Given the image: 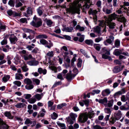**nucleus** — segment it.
Wrapping results in <instances>:
<instances>
[{
    "mask_svg": "<svg viewBox=\"0 0 129 129\" xmlns=\"http://www.w3.org/2000/svg\"><path fill=\"white\" fill-rule=\"evenodd\" d=\"M10 78V77L9 75H7L3 78L2 79L3 81L4 82H6Z\"/></svg>",
    "mask_w": 129,
    "mask_h": 129,
    "instance_id": "obj_40",
    "label": "nucleus"
},
{
    "mask_svg": "<svg viewBox=\"0 0 129 129\" xmlns=\"http://www.w3.org/2000/svg\"><path fill=\"white\" fill-rule=\"evenodd\" d=\"M24 83L27 84L28 85L31 84L32 83V81L31 80L28 78L25 79L24 80Z\"/></svg>",
    "mask_w": 129,
    "mask_h": 129,
    "instance_id": "obj_33",
    "label": "nucleus"
},
{
    "mask_svg": "<svg viewBox=\"0 0 129 129\" xmlns=\"http://www.w3.org/2000/svg\"><path fill=\"white\" fill-rule=\"evenodd\" d=\"M121 110H129V105L127 104H124L119 107Z\"/></svg>",
    "mask_w": 129,
    "mask_h": 129,
    "instance_id": "obj_20",
    "label": "nucleus"
},
{
    "mask_svg": "<svg viewBox=\"0 0 129 129\" xmlns=\"http://www.w3.org/2000/svg\"><path fill=\"white\" fill-rule=\"evenodd\" d=\"M125 10L127 11H129L128 8H127L125 7H122L120 8L119 10H117L116 12L118 14H121L122 13L121 10Z\"/></svg>",
    "mask_w": 129,
    "mask_h": 129,
    "instance_id": "obj_23",
    "label": "nucleus"
},
{
    "mask_svg": "<svg viewBox=\"0 0 129 129\" xmlns=\"http://www.w3.org/2000/svg\"><path fill=\"white\" fill-rule=\"evenodd\" d=\"M57 78L61 80H63L64 79L61 73H59L58 74Z\"/></svg>",
    "mask_w": 129,
    "mask_h": 129,
    "instance_id": "obj_53",
    "label": "nucleus"
},
{
    "mask_svg": "<svg viewBox=\"0 0 129 129\" xmlns=\"http://www.w3.org/2000/svg\"><path fill=\"white\" fill-rule=\"evenodd\" d=\"M43 94V93H41V94L37 93L34 95V97L36 98L39 101L41 100L42 98Z\"/></svg>",
    "mask_w": 129,
    "mask_h": 129,
    "instance_id": "obj_27",
    "label": "nucleus"
},
{
    "mask_svg": "<svg viewBox=\"0 0 129 129\" xmlns=\"http://www.w3.org/2000/svg\"><path fill=\"white\" fill-rule=\"evenodd\" d=\"M33 19V20L30 23V24L33 26L38 28L42 25V21L40 18H38L36 16H35Z\"/></svg>",
    "mask_w": 129,
    "mask_h": 129,
    "instance_id": "obj_2",
    "label": "nucleus"
},
{
    "mask_svg": "<svg viewBox=\"0 0 129 129\" xmlns=\"http://www.w3.org/2000/svg\"><path fill=\"white\" fill-rule=\"evenodd\" d=\"M123 49H115L113 52V54L116 56H119L120 54H122L126 56H129V54L127 52H123Z\"/></svg>",
    "mask_w": 129,
    "mask_h": 129,
    "instance_id": "obj_4",
    "label": "nucleus"
},
{
    "mask_svg": "<svg viewBox=\"0 0 129 129\" xmlns=\"http://www.w3.org/2000/svg\"><path fill=\"white\" fill-rule=\"evenodd\" d=\"M99 44H94L93 46L95 49L97 51H99L100 49V47Z\"/></svg>",
    "mask_w": 129,
    "mask_h": 129,
    "instance_id": "obj_42",
    "label": "nucleus"
},
{
    "mask_svg": "<svg viewBox=\"0 0 129 129\" xmlns=\"http://www.w3.org/2000/svg\"><path fill=\"white\" fill-rule=\"evenodd\" d=\"M113 100H111L110 101H109L107 104L108 106L109 107H111L113 105Z\"/></svg>",
    "mask_w": 129,
    "mask_h": 129,
    "instance_id": "obj_46",
    "label": "nucleus"
},
{
    "mask_svg": "<svg viewBox=\"0 0 129 129\" xmlns=\"http://www.w3.org/2000/svg\"><path fill=\"white\" fill-rule=\"evenodd\" d=\"M7 43V39H4L1 42L2 45H6Z\"/></svg>",
    "mask_w": 129,
    "mask_h": 129,
    "instance_id": "obj_58",
    "label": "nucleus"
},
{
    "mask_svg": "<svg viewBox=\"0 0 129 129\" xmlns=\"http://www.w3.org/2000/svg\"><path fill=\"white\" fill-rule=\"evenodd\" d=\"M13 83L17 85L18 86H20L21 84V82L19 81H15L13 82Z\"/></svg>",
    "mask_w": 129,
    "mask_h": 129,
    "instance_id": "obj_50",
    "label": "nucleus"
},
{
    "mask_svg": "<svg viewBox=\"0 0 129 129\" xmlns=\"http://www.w3.org/2000/svg\"><path fill=\"white\" fill-rule=\"evenodd\" d=\"M34 87V85L32 84H29L25 86V88L27 90H30L33 89Z\"/></svg>",
    "mask_w": 129,
    "mask_h": 129,
    "instance_id": "obj_37",
    "label": "nucleus"
},
{
    "mask_svg": "<svg viewBox=\"0 0 129 129\" xmlns=\"http://www.w3.org/2000/svg\"><path fill=\"white\" fill-rule=\"evenodd\" d=\"M49 57H52L54 55L53 52V51H49L46 54Z\"/></svg>",
    "mask_w": 129,
    "mask_h": 129,
    "instance_id": "obj_52",
    "label": "nucleus"
},
{
    "mask_svg": "<svg viewBox=\"0 0 129 129\" xmlns=\"http://www.w3.org/2000/svg\"><path fill=\"white\" fill-rule=\"evenodd\" d=\"M85 36L84 35H81L79 39V41L80 42H82L84 40Z\"/></svg>",
    "mask_w": 129,
    "mask_h": 129,
    "instance_id": "obj_55",
    "label": "nucleus"
},
{
    "mask_svg": "<svg viewBox=\"0 0 129 129\" xmlns=\"http://www.w3.org/2000/svg\"><path fill=\"white\" fill-rule=\"evenodd\" d=\"M8 4L11 6L14 7L15 6V2L12 0H10L8 2Z\"/></svg>",
    "mask_w": 129,
    "mask_h": 129,
    "instance_id": "obj_49",
    "label": "nucleus"
},
{
    "mask_svg": "<svg viewBox=\"0 0 129 129\" xmlns=\"http://www.w3.org/2000/svg\"><path fill=\"white\" fill-rule=\"evenodd\" d=\"M112 9H108L105 7H104L103 9V11L106 14H109L112 12Z\"/></svg>",
    "mask_w": 129,
    "mask_h": 129,
    "instance_id": "obj_22",
    "label": "nucleus"
},
{
    "mask_svg": "<svg viewBox=\"0 0 129 129\" xmlns=\"http://www.w3.org/2000/svg\"><path fill=\"white\" fill-rule=\"evenodd\" d=\"M103 38L102 37H98L95 39L94 41L95 42L99 43L103 40Z\"/></svg>",
    "mask_w": 129,
    "mask_h": 129,
    "instance_id": "obj_51",
    "label": "nucleus"
},
{
    "mask_svg": "<svg viewBox=\"0 0 129 129\" xmlns=\"http://www.w3.org/2000/svg\"><path fill=\"white\" fill-rule=\"evenodd\" d=\"M111 15L113 18H117V21L123 23L124 26H125V23L126 21V20L124 16H123V15H118L115 14V13H113L111 14Z\"/></svg>",
    "mask_w": 129,
    "mask_h": 129,
    "instance_id": "obj_3",
    "label": "nucleus"
},
{
    "mask_svg": "<svg viewBox=\"0 0 129 129\" xmlns=\"http://www.w3.org/2000/svg\"><path fill=\"white\" fill-rule=\"evenodd\" d=\"M104 110L106 113L110 114L111 111V109L109 108H105L104 109Z\"/></svg>",
    "mask_w": 129,
    "mask_h": 129,
    "instance_id": "obj_59",
    "label": "nucleus"
},
{
    "mask_svg": "<svg viewBox=\"0 0 129 129\" xmlns=\"http://www.w3.org/2000/svg\"><path fill=\"white\" fill-rule=\"evenodd\" d=\"M90 13L94 15H96V14L97 13V11L95 10H92L91 9H90Z\"/></svg>",
    "mask_w": 129,
    "mask_h": 129,
    "instance_id": "obj_57",
    "label": "nucleus"
},
{
    "mask_svg": "<svg viewBox=\"0 0 129 129\" xmlns=\"http://www.w3.org/2000/svg\"><path fill=\"white\" fill-rule=\"evenodd\" d=\"M93 128L95 129H104L103 127H102L98 125H96L94 126Z\"/></svg>",
    "mask_w": 129,
    "mask_h": 129,
    "instance_id": "obj_64",
    "label": "nucleus"
},
{
    "mask_svg": "<svg viewBox=\"0 0 129 129\" xmlns=\"http://www.w3.org/2000/svg\"><path fill=\"white\" fill-rule=\"evenodd\" d=\"M57 124L58 126L62 127V128L66 127L64 123L59 122L57 123Z\"/></svg>",
    "mask_w": 129,
    "mask_h": 129,
    "instance_id": "obj_62",
    "label": "nucleus"
},
{
    "mask_svg": "<svg viewBox=\"0 0 129 129\" xmlns=\"http://www.w3.org/2000/svg\"><path fill=\"white\" fill-rule=\"evenodd\" d=\"M26 106L25 104L22 103H18L15 105V107L17 108H23V107Z\"/></svg>",
    "mask_w": 129,
    "mask_h": 129,
    "instance_id": "obj_30",
    "label": "nucleus"
},
{
    "mask_svg": "<svg viewBox=\"0 0 129 129\" xmlns=\"http://www.w3.org/2000/svg\"><path fill=\"white\" fill-rule=\"evenodd\" d=\"M40 43L41 44L44 45H47L45 47H47L48 48H50L53 45L52 43L51 42L49 43L48 44V42L43 39H42L40 40Z\"/></svg>",
    "mask_w": 129,
    "mask_h": 129,
    "instance_id": "obj_9",
    "label": "nucleus"
},
{
    "mask_svg": "<svg viewBox=\"0 0 129 129\" xmlns=\"http://www.w3.org/2000/svg\"><path fill=\"white\" fill-rule=\"evenodd\" d=\"M70 117L68 118L67 121L70 124H72L74 122L75 118L77 117V115L76 114L71 113L70 114Z\"/></svg>",
    "mask_w": 129,
    "mask_h": 129,
    "instance_id": "obj_8",
    "label": "nucleus"
},
{
    "mask_svg": "<svg viewBox=\"0 0 129 129\" xmlns=\"http://www.w3.org/2000/svg\"><path fill=\"white\" fill-rule=\"evenodd\" d=\"M27 64L30 66H36L39 63L38 61L36 60H32L27 62Z\"/></svg>",
    "mask_w": 129,
    "mask_h": 129,
    "instance_id": "obj_17",
    "label": "nucleus"
},
{
    "mask_svg": "<svg viewBox=\"0 0 129 129\" xmlns=\"http://www.w3.org/2000/svg\"><path fill=\"white\" fill-rule=\"evenodd\" d=\"M93 111H92L91 110H90L88 113L86 114L87 115V117H88L90 118H91L93 115Z\"/></svg>",
    "mask_w": 129,
    "mask_h": 129,
    "instance_id": "obj_54",
    "label": "nucleus"
},
{
    "mask_svg": "<svg viewBox=\"0 0 129 129\" xmlns=\"http://www.w3.org/2000/svg\"><path fill=\"white\" fill-rule=\"evenodd\" d=\"M122 115V114L121 111L118 110L117 112L115 114V118L116 120H118L120 119Z\"/></svg>",
    "mask_w": 129,
    "mask_h": 129,
    "instance_id": "obj_18",
    "label": "nucleus"
},
{
    "mask_svg": "<svg viewBox=\"0 0 129 129\" xmlns=\"http://www.w3.org/2000/svg\"><path fill=\"white\" fill-rule=\"evenodd\" d=\"M73 29V27H65L62 29L63 31H64L67 32H71Z\"/></svg>",
    "mask_w": 129,
    "mask_h": 129,
    "instance_id": "obj_26",
    "label": "nucleus"
},
{
    "mask_svg": "<svg viewBox=\"0 0 129 129\" xmlns=\"http://www.w3.org/2000/svg\"><path fill=\"white\" fill-rule=\"evenodd\" d=\"M114 62L116 64L120 65L122 63L121 61H119L118 60H114Z\"/></svg>",
    "mask_w": 129,
    "mask_h": 129,
    "instance_id": "obj_61",
    "label": "nucleus"
},
{
    "mask_svg": "<svg viewBox=\"0 0 129 129\" xmlns=\"http://www.w3.org/2000/svg\"><path fill=\"white\" fill-rule=\"evenodd\" d=\"M36 101L35 98H31L28 101V102L30 104H34Z\"/></svg>",
    "mask_w": 129,
    "mask_h": 129,
    "instance_id": "obj_45",
    "label": "nucleus"
},
{
    "mask_svg": "<svg viewBox=\"0 0 129 129\" xmlns=\"http://www.w3.org/2000/svg\"><path fill=\"white\" fill-rule=\"evenodd\" d=\"M109 28L110 29H113L115 25V24L114 22H108V23Z\"/></svg>",
    "mask_w": 129,
    "mask_h": 129,
    "instance_id": "obj_36",
    "label": "nucleus"
},
{
    "mask_svg": "<svg viewBox=\"0 0 129 129\" xmlns=\"http://www.w3.org/2000/svg\"><path fill=\"white\" fill-rule=\"evenodd\" d=\"M100 92V90L98 89H94L90 93L92 95H94L95 94H98Z\"/></svg>",
    "mask_w": 129,
    "mask_h": 129,
    "instance_id": "obj_38",
    "label": "nucleus"
},
{
    "mask_svg": "<svg viewBox=\"0 0 129 129\" xmlns=\"http://www.w3.org/2000/svg\"><path fill=\"white\" fill-rule=\"evenodd\" d=\"M67 104L65 103H63L60 104L58 105L57 106V108L58 109H60L62 107L66 106Z\"/></svg>",
    "mask_w": 129,
    "mask_h": 129,
    "instance_id": "obj_44",
    "label": "nucleus"
},
{
    "mask_svg": "<svg viewBox=\"0 0 129 129\" xmlns=\"http://www.w3.org/2000/svg\"><path fill=\"white\" fill-rule=\"evenodd\" d=\"M110 93V91L109 89H106L103 91L102 95L103 96H106L108 95Z\"/></svg>",
    "mask_w": 129,
    "mask_h": 129,
    "instance_id": "obj_21",
    "label": "nucleus"
},
{
    "mask_svg": "<svg viewBox=\"0 0 129 129\" xmlns=\"http://www.w3.org/2000/svg\"><path fill=\"white\" fill-rule=\"evenodd\" d=\"M86 0V2L84 3L85 5H83V7H82V9L83 11H84L86 9H88L89 8V6L88 4H89L90 6L91 5L90 1V0Z\"/></svg>",
    "mask_w": 129,
    "mask_h": 129,
    "instance_id": "obj_13",
    "label": "nucleus"
},
{
    "mask_svg": "<svg viewBox=\"0 0 129 129\" xmlns=\"http://www.w3.org/2000/svg\"><path fill=\"white\" fill-rule=\"evenodd\" d=\"M87 116L86 113H82L79 117V121L81 123L85 122L87 119Z\"/></svg>",
    "mask_w": 129,
    "mask_h": 129,
    "instance_id": "obj_7",
    "label": "nucleus"
},
{
    "mask_svg": "<svg viewBox=\"0 0 129 129\" xmlns=\"http://www.w3.org/2000/svg\"><path fill=\"white\" fill-rule=\"evenodd\" d=\"M122 70L120 68V66H117L115 67L113 70V72L114 73H117Z\"/></svg>",
    "mask_w": 129,
    "mask_h": 129,
    "instance_id": "obj_14",
    "label": "nucleus"
},
{
    "mask_svg": "<svg viewBox=\"0 0 129 129\" xmlns=\"http://www.w3.org/2000/svg\"><path fill=\"white\" fill-rule=\"evenodd\" d=\"M33 82H35L36 83L37 85H39L40 83V80L39 79H35L33 80Z\"/></svg>",
    "mask_w": 129,
    "mask_h": 129,
    "instance_id": "obj_60",
    "label": "nucleus"
},
{
    "mask_svg": "<svg viewBox=\"0 0 129 129\" xmlns=\"http://www.w3.org/2000/svg\"><path fill=\"white\" fill-rule=\"evenodd\" d=\"M23 75L20 73H16L15 75V79L16 80H20L23 79Z\"/></svg>",
    "mask_w": 129,
    "mask_h": 129,
    "instance_id": "obj_25",
    "label": "nucleus"
},
{
    "mask_svg": "<svg viewBox=\"0 0 129 129\" xmlns=\"http://www.w3.org/2000/svg\"><path fill=\"white\" fill-rule=\"evenodd\" d=\"M27 14H26L25 16L26 17H28L31 15H32L33 12L32 8L29 7H28L26 11Z\"/></svg>",
    "mask_w": 129,
    "mask_h": 129,
    "instance_id": "obj_15",
    "label": "nucleus"
},
{
    "mask_svg": "<svg viewBox=\"0 0 129 129\" xmlns=\"http://www.w3.org/2000/svg\"><path fill=\"white\" fill-rule=\"evenodd\" d=\"M9 39L11 43L12 44H15L18 40L17 38L13 34L10 35Z\"/></svg>",
    "mask_w": 129,
    "mask_h": 129,
    "instance_id": "obj_10",
    "label": "nucleus"
},
{
    "mask_svg": "<svg viewBox=\"0 0 129 129\" xmlns=\"http://www.w3.org/2000/svg\"><path fill=\"white\" fill-rule=\"evenodd\" d=\"M83 1L82 0H77L73 2L72 3L73 6L70 7L68 9V11L72 14L76 13L79 14V9L75 6L78 4L80 2V3H82Z\"/></svg>",
    "mask_w": 129,
    "mask_h": 129,
    "instance_id": "obj_1",
    "label": "nucleus"
},
{
    "mask_svg": "<svg viewBox=\"0 0 129 129\" xmlns=\"http://www.w3.org/2000/svg\"><path fill=\"white\" fill-rule=\"evenodd\" d=\"M125 92V91L124 89L122 88L121 90L115 93L114 95L116 96H117L119 95H121L122 94L124 93Z\"/></svg>",
    "mask_w": 129,
    "mask_h": 129,
    "instance_id": "obj_31",
    "label": "nucleus"
},
{
    "mask_svg": "<svg viewBox=\"0 0 129 129\" xmlns=\"http://www.w3.org/2000/svg\"><path fill=\"white\" fill-rule=\"evenodd\" d=\"M51 117L52 119H55L57 117L58 115L55 112H54L52 114H51Z\"/></svg>",
    "mask_w": 129,
    "mask_h": 129,
    "instance_id": "obj_43",
    "label": "nucleus"
},
{
    "mask_svg": "<svg viewBox=\"0 0 129 129\" xmlns=\"http://www.w3.org/2000/svg\"><path fill=\"white\" fill-rule=\"evenodd\" d=\"M44 21L46 22L47 25L49 27H51L53 23V22L50 20L48 19L47 18L44 19Z\"/></svg>",
    "mask_w": 129,
    "mask_h": 129,
    "instance_id": "obj_28",
    "label": "nucleus"
},
{
    "mask_svg": "<svg viewBox=\"0 0 129 129\" xmlns=\"http://www.w3.org/2000/svg\"><path fill=\"white\" fill-rule=\"evenodd\" d=\"M23 30L25 33H29L30 34L32 33L33 34V35H30L27 37V40L28 39L30 40H31L34 37V35L35 32L34 30L28 28H24L23 29Z\"/></svg>",
    "mask_w": 129,
    "mask_h": 129,
    "instance_id": "obj_5",
    "label": "nucleus"
},
{
    "mask_svg": "<svg viewBox=\"0 0 129 129\" xmlns=\"http://www.w3.org/2000/svg\"><path fill=\"white\" fill-rule=\"evenodd\" d=\"M37 11L39 15L41 16L42 15L44 10L42 9V7H40L37 9Z\"/></svg>",
    "mask_w": 129,
    "mask_h": 129,
    "instance_id": "obj_19",
    "label": "nucleus"
},
{
    "mask_svg": "<svg viewBox=\"0 0 129 129\" xmlns=\"http://www.w3.org/2000/svg\"><path fill=\"white\" fill-rule=\"evenodd\" d=\"M21 69L23 72H26L28 71L29 69L27 67V66L24 65V66L21 67Z\"/></svg>",
    "mask_w": 129,
    "mask_h": 129,
    "instance_id": "obj_41",
    "label": "nucleus"
},
{
    "mask_svg": "<svg viewBox=\"0 0 129 129\" xmlns=\"http://www.w3.org/2000/svg\"><path fill=\"white\" fill-rule=\"evenodd\" d=\"M114 37L111 35L109 37V38L104 41L103 43L105 46H108L109 44H111L114 41Z\"/></svg>",
    "mask_w": 129,
    "mask_h": 129,
    "instance_id": "obj_6",
    "label": "nucleus"
},
{
    "mask_svg": "<svg viewBox=\"0 0 129 129\" xmlns=\"http://www.w3.org/2000/svg\"><path fill=\"white\" fill-rule=\"evenodd\" d=\"M82 62V60L80 58H79L78 59V62L77 64L78 68H80L81 67Z\"/></svg>",
    "mask_w": 129,
    "mask_h": 129,
    "instance_id": "obj_56",
    "label": "nucleus"
},
{
    "mask_svg": "<svg viewBox=\"0 0 129 129\" xmlns=\"http://www.w3.org/2000/svg\"><path fill=\"white\" fill-rule=\"evenodd\" d=\"M107 98H105L103 99H99V103H100L104 104L105 103H106L107 102Z\"/></svg>",
    "mask_w": 129,
    "mask_h": 129,
    "instance_id": "obj_39",
    "label": "nucleus"
},
{
    "mask_svg": "<svg viewBox=\"0 0 129 129\" xmlns=\"http://www.w3.org/2000/svg\"><path fill=\"white\" fill-rule=\"evenodd\" d=\"M61 84V81L58 82H56L53 85L52 87V88H53L55 87L56 86L59 85H60Z\"/></svg>",
    "mask_w": 129,
    "mask_h": 129,
    "instance_id": "obj_47",
    "label": "nucleus"
},
{
    "mask_svg": "<svg viewBox=\"0 0 129 129\" xmlns=\"http://www.w3.org/2000/svg\"><path fill=\"white\" fill-rule=\"evenodd\" d=\"M85 42L86 44L88 45H92L93 44V40L91 39L86 40Z\"/></svg>",
    "mask_w": 129,
    "mask_h": 129,
    "instance_id": "obj_34",
    "label": "nucleus"
},
{
    "mask_svg": "<svg viewBox=\"0 0 129 129\" xmlns=\"http://www.w3.org/2000/svg\"><path fill=\"white\" fill-rule=\"evenodd\" d=\"M4 115L6 117L10 119H12L13 117L10 111H6L4 113Z\"/></svg>",
    "mask_w": 129,
    "mask_h": 129,
    "instance_id": "obj_16",
    "label": "nucleus"
},
{
    "mask_svg": "<svg viewBox=\"0 0 129 129\" xmlns=\"http://www.w3.org/2000/svg\"><path fill=\"white\" fill-rule=\"evenodd\" d=\"M38 72L40 74L43 73V74L45 75L46 74L47 71L45 69L43 70L41 68H38Z\"/></svg>",
    "mask_w": 129,
    "mask_h": 129,
    "instance_id": "obj_32",
    "label": "nucleus"
},
{
    "mask_svg": "<svg viewBox=\"0 0 129 129\" xmlns=\"http://www.w3.org/2000/svg\"><path fill=\"white\" fill-rule=\"evenodd\" d=\"M48 37V36L45 34H40L37 36L36 38L37 39H46Z\"/></svg>",
    "mask_w": 129,
    "mask_h": 129,
    "instance_id": "obj_29",
    "label": "nucleus"
},
{
    "mask_svg": "<svg viewBox=\"0 0 129 129\" xmlns=\"http://www.w3.org/2000/svg\"><path fill=\"white\" fill-rule=\"evenodd\" d=\"M74 57H73L71 60V64L72 66H74V62L76 61V60L75 57H76V55L75 54L74 55Z\"/></svg>",
    "mask_w": 129,
    "mask_h": 129,
    "instance_id": "obj_48",
    "label": "nucleus"
},
{
    "mask_svg": "<svg viewBox=\"0 0 129 129\" xmlns=\"http://www.w3.org/2000/svg\"><path fill=\"white\" fill-rule=\"evenodd\" d=\"M76 76V74H72L71 71H70L69 73L67 74L66 78L68 81H70Z\"/></svg>",
    "mask_w": 129,
    "mask_h": 129,
    "instance_id": "obj_12",
    "label": "nucleus"
},
{
    "mask_svg": "<svg viewBox=\"0 0 129 129\" xmlns=\"http://www.w3.org/2000/svg\"><path fill=\"white\" fill-rule=\"evenodd\" d=\"M120 41L118 39H116L115 42L114 46L113 47V48L115 47L118 48L120 46Z\"/></svg>",
    "mask_w": 129,
    "mask_h": 129,
    "instance_id": "obj_24",
    "label": "nucleus"
},
{
    "mask_svg": "<svg viewBox=\"0 0 129 129\" xmlns=\"http://www.w3.org/2000/svg\"><path fill=\"white\" fill-rule=\"evenodd\" d=\"M94 32L99 34L100 33L101 28L99 26H97L96 27L94 28Z\"/></svg>",
    "mask_w": 129,
    "mask_h": 129,
    "instance_id": "obj_35",
    "label": "nucleus"
},
{
    "mask_svg": "<svg viewBox=\"0 0 129 129\" xmlns=\"http://www.w3.org/2000/svg\"><path fill=\"white\" fill-rule=\"evenodd\" d=\"M9 127L10 126L6 124L0 117V129H8Z\"/></svg>",
    "mask_w": 129,
    "mask_h": 129,
    "instance_id": "obj_11",
    "label": "nucleus"
},
{
    "mask_svg": "<svg viewBox=\"0 0 129 129\" xmlns=\"http://www.w3.org/2000/svg\"><path fill=\"white\" fill-rule=\"evenodd\" d=\"M13 12H13L11 10H9L7 11V14L9 16H11L12 15L13 16Z\"/></svg>",
    "mask_w": 129,
    "mask_h": 129,
    "instance_id": "obj_63",
    "label": "nucleus"
}]
</instances>
